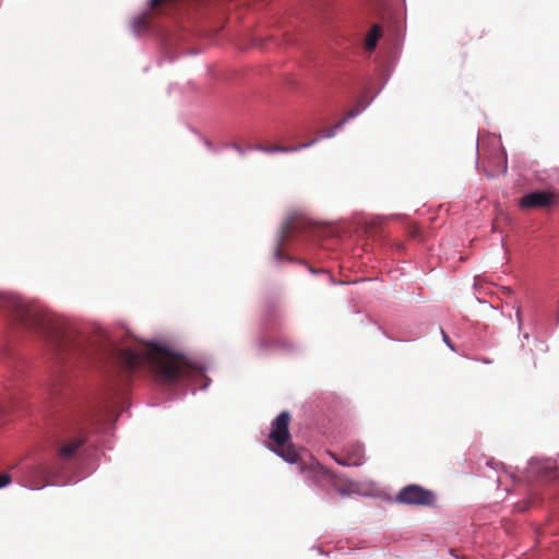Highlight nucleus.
<instances>
[{
    "mask_svg": "<svg viewBox=\"0 0 559 559\" xmlns=\"http://www.w3.org/2000/svg\"><path fill=\"white\" fill-rule=\"evenodd\" d=\"M0 309H14L16 318L27 329L39 331L49 337L60 352H78L81 343L74 332L68 331L52 313L35 306H24L11 297L0 294Z\"/></svg>",
    "mask_w": 559,
    "mask_h": 559,
    "instance_id": "nucleus-1",
    "label": "nucleus"
},
{
    "mask_svg": "<svg viewBox=\"0 0 559 559\" xmlns=\"http://www.w3.org/2000/svg\"><path fill=\"white\" fill-rule=\"evenodd\" d=\"M115 359L126 373L147 368L162 382L173 383L175 381V352L156 344L147 343L134 350H118Z\"/></svg>",
    "mask_w": 559,
    "mask_h": 559,
    "instance_id": "nucleus-2",
    "label": "nucleus"
},
{
    "mask_svg": "<svg viewBox=\"0 0 559 559\" xmlns=\"http://www.w3.org/2000/svg\"><path fill=\"white\" fill-rule=\"evenodd\" d=\"M175 9V0H150L147 9L135 15L131 21V28L138 36L152 32L166 44L167 36L159 19L170 17Z\"/></svg>",
    "mask_w": 559,
    "mask_h": 559,
    "instance_id": "nucleus-3",
    "label": "nucleus"
},
{
    "mask_svg": "<svg viewBox=\"0 0 559 559\" xmlns=\"http://www.w3.org/2000/svg\"><path fill=\"white\" fill-rule=\"evenodd\" d=\"M290 415L288 412H282L272 423L270 440L274 443L272 451L277 453L288 463H297L299 453L290 443L289 433Z\"/></svg>",
    "mask_w": 559,
    "mask_h": 559,
    "instance_id": "nucleus-4",
    "label": "nucleus"
},
{
    "mask_svg": "<svg viewBox=\"0 0 559 559\" xmlns=\"http://www.w3.org/2000/svg\"><path fill=\"white\" fill-rule=\"evenodd\" d=\"M177 385L179 382H189L195 389H206L211 379L205 374L204 365L186 354L177 352Z\"/></svg>",
    "mask_w": 559,
    "mask_h": 559,
    "instance_id": "nucleus-5",
    "label": "nucleus"
},
{
    "mask_svg": "<svg viewBox=\"0 0 559 559\" xmlns=\"http://www.w3.org/2000/svg\"><path fill=\"white\" fill-rule=\"evenodd\" d=\"M299 471L302 473L307 479L312 480L318 486H326L335 484V475L332 471L324 467L319 461L314 457L309 456L308 461L301 459L299 456Z\"/></svg>",
    "mask_w": 559,
    "mask_h": 559,
    "instance_id": "nucleus-6",
    "label": "nucleus"
},
{
    "mask_svg": "<svg viewBox=\"0 0 559 559\" xmlns=\"http://www.w3.org/2000/svg\"><path fill=\"white\" fill-rule=\"evenodd\" d=\"M435 495L418 485H408L401 489L396 501L404 504L429 507L435 503Z\"/></svg>",
    "mask_w": 559,
    "mask_h": 559,
    "instance_id": "nucleus-7",
    "label": "nucleus"
},
{
    "mask_svg": "<svg viewBox=\"0 0 559 559\" xmlns=\"http://www.w3.org/2000/svg\"><path fill=\"white\" fill-rule=\"evenodd\" d=\"M344 456L340 457L334 452L328 451V454L342 466H360L365 462L364 445L359 442L347 444L343 450Z\"/></svg>",
    "mask_w": 559,
    "mask_h": 559,
    "instance_id": "nucleus-8",
    "label": "nucleus"
},
{
    "mask_svg": "<svg viewBox=\"0 0 559 559\" xmlns=\"http://www.w3.org/2000/svg\"><path fill=\"white\" fill-rule=\"evenodd\" d=\"M84 442L85 436L83 432L61 439L58 443V456L64 461L72 460Z\"/></svg>",
    "mask_w": 559,
    "mask_h": 559,
    "instance_id": "nucleus-9",
    "label": "nucleus"
},
{
    "mask_svg": "<svg viewBox=\"0 0 559 559\" xmlns=\"http://www.w3.org/2000/svg\"><path fill=\"white\" fill-rule=\"evenodd\" d=\"M554 199V193L534 191L522 197L519 201V206L523 210L547 207L552 203Z\"/></svg>",
    "mask_w": 559,
    "mask_h": 559,
    "instance_id": "nucleus-10",
    "label": "nucleus"
},
{
    "mask_svg": "<svg viewBox=\"0 0 559 559\" xmlns=\"http://www.w3.org/2000/svg\"><path fill=\"white\" fill-rule=\"evenodd\" d=\"M317 141H318V139H313L310 142H308V143H302V144H299L297 146H282V145L264 146V145H257V146H254V148L259 150V151H262V152H265V153H276V152L286 153V152H295V151H298V150H301V148L309 147L312 144H314Z\"/></svg>",
    "mask_w": 559,
    "mask_h": 559,
    "instance_id": "nucleus-11",
    "label": "nucleus"
},
{
    "mask_svg": "<svg viewBox=\"0 0 559 559\" xmlns=\"http://www.w3.org/2000/svg\"><path fill=\"white\" fill-rule=\"evenodd\" d=\"M381 36V27L378 24L372 25L371 29L367 34L365 47L367 50L372 51L378 44Z\"/></svg>",
    "mask_w": 559,
    "mask_h": 559,
    "instance_id": "nucleus-12",
    "label": "nucleus"
},
{
    "mask_svg": "<svg viewBox=\"0 0 559 559\" xmlns=\"http://www.w3.org/2000/svg\"><path fill=\"white\" fill-rule=\"evenodd\" d=\"M304 227V222L300 219L292 218L287 221L284 229V235L288 236Z\"/></svg>",
    "mask_w": 559,
    "mask_h": 559,
    "instance_id": "nucleus-13",
    "label": "nucleus"
},
{
    "mask_svg": "<svg viewBox=\"0 0 559 559\" xmlns=\"http://www.w3.org/2000/svg\"><path fill=\"white\" fill-rule=\"evenodd\" d=\"M345 124V120H340L333 127L324 128L320 131V138H333L337 130H340Z\"/></svg>",
    "mask_w": 559,
    "mask_h": 559,
    "instance_id": "nucleus-14",
    "label": "nucleus"
},
{
    "mask_svg": "<svg viewBox=\"0 0 559 559\" xmlns=\"http://www.w3.org/2000/svg\"><path fill=\"white\" fill-rule=\"evenodd\" d=\"M555 469H556V466L550 462H546L543 465L536 467V471L546 477H550L552 475V473L555 472Z\"/></svg>",
    "mask_w": 559,
    "mask_h": 559,
    "instance_id": "nucleus-15",
    "label": "nucleus"
},
{
    "mask_svg": "<svg viewBox=\"0 0 559 559\" xmlns=\"http://www.w3.org/2000/svg\"><path fill=\"white\" fill-rule=\"evenodd\" d=\"M499 162L501 163V171L504 174L507 173L508 166H507V156L503 150H498V157Z\"/></svg>",
    "mask_w": 559,
    "mask_h": 559,
    "instance_id": "nucleus-16",
    "label": "nucleus"
},
{
    "mask_svg": "<svg viewBox=\"0 0 559 559\" xmlns=\"http://www.w3.org/2000/svg\"><path fill=\"white\" fill-rule=\"evenodd\" d=\"M360 112V109L358 107L350 109L347 111L342 120H345V123L349 120L358 116Z\"/></svg>",
    "mask_w": 559,
    "mask_h": 559,
    "instance_id": "nucleus-17",
    "label": "nucleus"
},
{
    "mask_svg": "<svg viewBox=\"0 0 559 559\" xmlns=\"http://www.w3.org/2000/svg\"><path fill=\"white\" fill-rule=\"evenodd\" d=\"M409 235L412 238L421 240V231L418 226H412L409 229Z\"/></svg>",
    "mask_w": 559,
    "mask_h": 559,
    "instance_id": "nucleus-18",
    "label": "nucleus"
},
{
    "mask_svg": "<svg viewBox=\"0 0 559 559\" xmlns=\"http://www.w3.org/2000/svg\"><path fill=\"white\" fill-rule=\"evenodd\" d=\"M11 477L9 474L0 473V488L10 484Z\"/></svg>",
    "mask_w": 559,
    "mask_h": 559,
    "instance_id": "nucleus-19",
    "label": "nucleus"
},
{
    "mask_svg": "<svg viewBox=\"0 0 559 559\" xmlns=\"http://www.w3.org/2000/svg\"><path fill=\"white\" fill-rule=\"evenodd\" d=\"M442 332V337H443V341L447 343L448 346H450L452 349H453V345L451 343V340L450 337L445 334L444 331H441Z\"/></svg>",
    "mask_w": 559,
    "mask_h": 559,
    "instance_id": "nucleus-20",
    "label": "nucleus"
},
{
    "mask_svg": "<svg viewBox=\"0 0 559 559\" xmlns=\"http://www.w3.org/2000/svg\"><path fill=\"white\" fill-rule=\"evenodd\" d=\"M516 319H518L519 324L521 325L522 324V312H521L520 308H518V310H516Z\"/></svg>",
    "mask_w": 559,
    "mask_h": 559,
    "instance_id": "nucleus-21",
    "label": "nucleus"
}]
</instances>
